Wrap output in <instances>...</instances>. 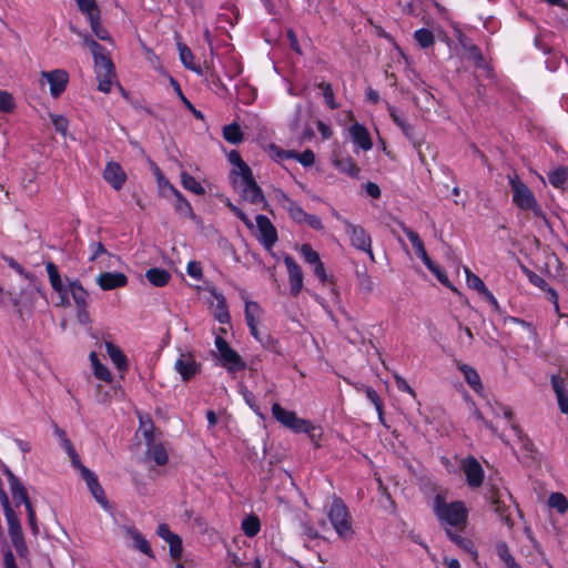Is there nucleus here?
<instances>
[{
  "mask_svg": "<svg viewBox=\"0 0 568 568\" xmlns=\"http://www.w3.org/2000/svg\"><path fill=\"white\" fill-rule=\"evenodd\" d=\"M394 378H395V384H396V387L398 388V390L409 394L414 399L417 398L416 392L408 385V383L406 382L405 378H403L402 376H399L397 374L394 376Z\"/></svg>",
  "mask_w": 568,
  "mask_h": 568,
  "instance_id": "nucleus-61",
  "label": "nucleus"
},
{
  "mask_svg": "<svg viewBox=\"0 0 568 568\" xmlns=\"http://www.w3.org/2000/svg\"><path fill=\"white\" fill-rule=\"evenodd\" d=\"M446 531H447V535L448 537L458 546L460 547L462 549L468 551V552H471V554H476L474 551V546H473V542L467 539V538H464L462 537L460 535L458 534H455V532H452L448 528H446Z\"/></svg>",
  "mask_w": 568,
  "mask_h": 568,
  "instance_id": "nucleus-53",
  "label": "nucleus"
},
{
  "mask_svg": "<svg viewBox=\"0 0 568 568\" xmlns=\"http://www.w3.org/2000/svg\"><path fill=\"white\" fill-rule=\"evenodd\" d=\"M125 539L129 541V546L135 550L141 551L150 558L154 557L153 550L150 542L145 537L134 527H125Z\"/></svg>",
  "mask_w": 568,
  "mask_h": 568,
  "instance_id": "nucleus-18",
  "label": "nucleus"
},
{
  "mask_svg": "<svg viewBox=\"0 0 568 568\" xmlns=\"http://www.w3.org/2000/svg\"><path fill=\"white\" fill-rule=\"evenodd\" d=\"M435 514L445 526L463 527L467 519V509L462 501L446 503L442 497L435 499Z\"/></svg>",
  "mask_w": 568,
  "mask_h": 568,
  "instance_id": "nucleus-3",
  "label": "nucleus"
},
{
  "mask_svg": "<svg viewBox=\"0 0 568 568\" xmlns=\"http://www.w3.org/2000/svg\"><path fill=\"white\" fill-rule=\"evenodd\" d=\"M16 109L13 95L4 90H0V114L12 113Z\"/></svg>",
  "mask_w": 568,
  "mask_h": 568,
  "instance_id": "nucleus-46",
  "label": "nucleus"
},
{
  "mask_svg": "<svg viewBox=\"0 0 568 568\" xmlns=\"http://www.w3.org/2000/svg\"><path fill=\"white\" fill-rule=\"evenodd\" d=\"M81 12L88 17L90 26H91V30L97 36L98 39L112 42V39H111L109 32L100 23V14H99L97 3H94V6H91L90 9H88V11H81Z\"/></svg>",
  "mask_w": 568,
  "mask_h": 568,
  "instance_id": "nucleus-25",
  "label": "nucleus"
},
{
  "mask_svg": "<svg viewBox=\"0 0 568 568\" xmlns=\"http://www.w3.org/2000/svg\"><path fill=\"white\" fill-rule=\"evenodd\" d=\"M174 369L183 382H187L201 372V364L192 352H181L174 362Z\"/></svg>",
  "mask_w": 568,
  "mask_h": 568,
  "instance_id": "nucleus-12",
  "label": "nucleus"
},
{
  "mask_svg": "<svg viewBox=\"0 0 568 568\" xmlns=\"http://www.w3.org/2000/svg\"><path fill=\"white\" fill-rule=\"evenodd\" d=\"M550 383L556 394L560 412L562 414H568V377L552 375Z\"/></svg>",
  "mask_w": 568,
  "mask_h": 568,
  "instance_id": "nucleus-17",
  "label": "nucleus"
},
{
  "mask_svg": "<svg viewBox=\"0 0 568 568\" xmlns=\"http://www.w3.org/2000/svg\"><path fill=\"white\" fill-rule=\"evenodd\" d=\"M230 179L234 190L240 193L244 201L252 204L264 202L262 190L256 184L248 165L232 168Z\"/></svg>",
  "mask_w": 568,
  "mask_h": 568,
  "instance_id": "nucleus-1",
  "label": "nucleus"
},
{
  "mask_svg": "<svg viewBox=\"0 0 568 568\" xmlns=\"http://www.w3.org/2000/svg\"><path fill=\"white\" fill-rule=\"evenodd\" d=\"M178 203H176V211L180 212L181 214H192V206L191 204L189 203V201H186L184 199V196L182 195V193L179 191L176 192V194L174 195Z\"/></svg>",
  "mask_w": 568,
  "mask_h": 568,
  "instance_id": "nucleus-59",
  "label": "nucleus"
},
{
  "mask_svg": "<svg viewBox=\"0 0 568 568\" xmlns=\"http://www.w3.org/2000/svg\"><path fill=\"white\" fill-rule=\"evenodd\" d=\"M45 268H47L50 284H51L52 288L54 290V292L59 296L57 306H61V307L70 306V300H69L70 283L68 285H65L63 283V281L59 274L58 267L52 262L47 263Z\"/></svg>",
  "mask_w": 568,
  "mask_h": 568,
  "instance_id": "nucleus-13",
  "label": "nucleus"
},
{
  "mask_svg": "<svg viewBox=\"0 0 568 568\" xmlns=\"http://www.w3.org/2000/svg\"><path fill=\"white\" fill-rule=\"evenodd\" d=\"M71 30L78 34L82 39L83 44L90 49L94 58L97 77H115L114 65L111 59L103 52V48L88 34L77 30L73 27Z\"/></svg>",
  "mask_w": 568,
  "mask_h": 568,
  "instance_id": "nucleus-4",
  "label": "nucleus"
},
{
  "mask_svg": "<svg viewBox=\"0 0 568 568\" xmlns=\"http://www.w3.org/2000/svg\"><path fill=\"white\" fill-rule=\"evenodd\" d=\"M414 38L422 48H429L434 44V34L428 29H418L414 33Z\"/></svg>",
  "mask_w": 568,
  "mask_h": 568,
  "instance_id": "nucleus-48",
  "label": "nucleus"
},
{
  "mask_svg": "<svg viewBox=\"0 0 568 568\" xmlns=\"http://www.w3.org/2000/svg\"><path fill=\"white\" fill-rule=\"evenodd\" d=\"M300 254L304 258L305 263L310 265H313L321 261L318 253L314 251L310 244H303L300 247Z\"/></svg>",
  "mask_w": 568,
  "mask_h": 568,
  "instance_id": "nucleus-54",
  "label": "nucleus"
},
{
  "mask_svg": "<svg viewBox=\"0 0 568 568\" xmlns=\"http://www.w3.org/2000/svg\"><path fill=\"white\" fill-rule=\"evenodd\" d=\"M104 346L111 362L119 371L120 376L123 377L129 369V362L125 354L119 346L114 345L112 342H105Z\"/></svg>",
  "mask_w": 568,
  "mask_h": 568,
  "instance_id": "nucleus-23",
  "label": "nucleus"
},
{
  "mask_svg": "<svg viewBox=\"0 0 568 568\" xmlns=\"http://www.w3.org/2000/svg\"><path fill=\"white\" fill-rule=\"evenodd\" d=\"M49 118L58 133L65 136L69 129V120L62 115L57 113H49Z\"/></svg>",
  "mask_w": 568,
  "mask_h": 568,
  "instance_id": "nucleus-49",
  "label": "nucleus"
},
{
  "mask_svg": "<svg viewBox=\"0 0 568 568\" xmlns=\"http://www.w3.org/2000/svg\"><path fill=\"white\" fill-rule=\"evenodd\" d=\"M496 552L500 560L505 564L506 568H521L511 556L509 548L505 542H498L496 545Z\"/></svg>",
  "mask_w": 568,
  "mask_h": 568,
  "instance_id": "nucleus-41",
  "label": "nucleus"
},
{
  "mask_svg": "<svg viewBox=\"0 0 568 568\" xmlns=\"http://www.w3.org/2000/svg\"><path fill=\"white\" fill-rule=\"evenodd\" d=\"M7 476H8V481H9L12 499H13L16 506L19 507L22 504L26 506L30 526H31L33 532H37L38 528H37V524H36V514H34V511L31 507V504L28 499V495H27V491H26L23 485L13 476V474L11 471L7 470Z\"/></svg>",
  "mask_w": 568,
  "mask_h": 568,
  "instance_id": "nucleus-9",
  "label": "nucleus"
},
{
  "mask_svg": "<svg viewBox=\"0 0 568 568\" xmlns=\"http://www.w3.org/2000/svg\"><path fill=\"white\" fill-rule=\"evenodd\" d=\"M462 44L467 50V58L469 60H471L477 67L483 65L484 68H487L484 63L483 55L476 45L467 44L464 41H462Z\"/></svg>",
  "mask_w": 568,
  "mask_h": 568,
  "instance_id": "nucleus-52",
  "label": "nucleus"
},
{
  "mask_svg": "<svg viewBox=\"0 0 568 568\" xmlns=\"http://www.w3.org/2000/svg\"><path fill=\"white\" fill-rule=\"evenodd\" d=\"M549 183L557 189H562L568 181V168L558 166L548 173Z\"/></svg>",
  "mask_w": 568,
  "mask_h": 568,
  "instance_id": "nucleus-37",
  "label": "nucleus"
},
{
  "mask_svg": "<svg viewBox=\"0 0 568 568\" xmlns=\"http://www.w3.org/2000/svg\"><path fill=\"white\" fill-rule=\"evenodd\" d=\"M513 203L521 211L542 216V210L534 192L517 176H509Z\"/></svg>",
  "mask_w": 568,
  "mask_h": 568,
  "instance_id": "nucleus-2",
  "label": "nucleus"
},
{
  "mask_svg": "<svg viewBox=\"0 0 568 568\" xmlns=\"http://www.w3.org/2000/svg\"><path fill=\"white\" fill-rule=\"evenodd\" d=\"M548 505L559 514H565L568 509V500L560 493H552L548 498Z\"/></svg>",
  "mask_w": 568,
  "mask_h": 568,
  "instance_id": "nucleus-47",
  "label": "nucleus"
},
{
  "mask_svg": "<svg viewBox=\"0 0 568 568\" xmlns=\"http://www.w3.org/2000/svg\"><path fill=\"white\" fill-rule=\"evenodd\" d=\"M0 504L3 509L8 527H9V534L12 540V544L16 548H18L19 544L22 541V535H21V527L19 524V520L13 511V509L10 507L9 498L6 495V493L0 488Z\"/></svg>",
  "mask_w": 568,
  "mask_h": 568,
  "instance_id": "nucleus-14",
  "label": "nucleus"
},
{
  "mask_svg": "<svg viewBox=\"0 0 568 568\" xmlns=\"http://www.w3.org/2000/svg\"><path fill=\"white\" fill-rule=\"evenodd\" d=\"M327 516L336 534L342 539L348 540L352 538L354 534L352 528V520L345 504L341 499L335 498L332 501L327 511Z\"/></svg>",
  "mask_w": 568,
  "mask_h": 568,
  "instance_id": "nucleus-5",
  "label": "nucleus"
},
{
  "mask_svg": "<svg viewBox=\"0 0 568 568\" xmlns=\"http://www.w3.org/2000/svg\"><path fill=\"white\" fill-rule=\"evenodd\" d=\"M261 529L260 519L256 516H248L242 521V530L247 537H254Z\"/></svg>",
  "mask_w": 568,
  "mask_h": 568,
  "instance_id": "nucleus-45",
  "label": "nucleus"
},
{
  "mask_svg": "<svg viewBox=\"0 0 568 568\" xmlns=\"http://www.w3.org/2000/svg\"><path fill=\"white\" fill-rule=\"evenodd\" d=\"M333 165L342 173L352 178H356L359 173V168L356 165L351 156L335 155Z\"/></svg>",
  "mask_w": 568,
  "mask_h": 568,
  "instance_id": "nucleus-29",
  "label": "nucleus"
},
{
  "mask_svg": "<svg viewBox=\"0 0 568 568\" xmlns=\"http://www.w3.org/2000/svg\"><path fill=\"white\" fill-rule=\"evenodd\" d=\"M186 272H187L189 276H191L192 278H194L196 281H201L203 277L201 264L196 261H191L187 263Z\"/></svg>",
  "mask_w": 568,
  "mask_h": 568,
  "instance_id": "nucleus-60",
  "label": "nucleus"
},
{
  "mask_svg": "<svg viewBox=\"0 0 568 568\" xmlns=\"http://www.w3.org/2000/svg\"><path fill=\"white\" fill-rule=\"evenodd\" d=\"M491 409L495 415H497V416L501 415L508 422H510L513 418V410L510 409V407H508L506 405H503L500 403H495V405L491 406Z\"/></svg>",
  "mask_w": 568,
  "mask_h": 568,
  "instance_id": "nucleus-62",
  "label": "nucleus"
},
{
  "mask_svg": "<svg viewBox=\"0 0 568 568\" xmlns=\"http://www.w3.org/2000/svg\"><path fill=\"white\" fill-rule=\"evenodd\" d=\"M54 434L58 437L61 446L64 448V450L67 452L68 456L70 457L71 464L72 465L79 464V458L80 457L77 454L72 443L67 437L65 432L63 429L57 427L55 430H54Z\"/></svg>",
  "mask_w": 568,
  "mask_h": 568,
  "instance_id": "nucleus-35",
  "label": "nucleus"
},
{
  "mask_svg": "<svg viewBox=\"0 0 568 568\" xmlns=\"http://www.w3.org/2000/svg\"><path fill=\"white\" fill-rule=\"evenodd\" d=\"M402 230L409 240V242L412 243L413 248L415 250V254L423 261V263L427 262V260H429V256L425 250L424 242L422 241L419 235L407 226H403Z\"/></svg>",
  "mask_w": 568,
  "mask_h": 568,
  "instance_id": "nucleus-31",
  "label": "nucleus"
},
{
  "mask_svg": "<svg viewBox=\"0 0 568 568\" xmlns=\"http://www.w3.org/2000/svg\"><path fill=\"white\" fill-rule=\"evenodd\" d=\"M462 468L470 487H478L483 483L484 471L480 464L473 457L462 462Z\"/></svg>",
  "mask_w": 568,
  "mask_h": 568,
  "instance_id": "nucleus-19",
  "label": "nucleus"
},
{
  "mask_svg": "<svg viewBox=\"0 0 568 568\" xmlns=\"http://www.w3.org/2000/svg\"><path fill=\"white\" fill-rule=\"evenodd\" d=\"M292 159L298 161L303 166H311L315 162V154L311 150H305L302 153H296Z\"/></svg>",
  "mask_w": 568,
  "mask_h": 568,
  "instance_id": "nucleus-57",
  "label": "nucleus"
},
{
  "mask_svg": "<svg viewBox=\"0 0 568 568\" xmlns=\"http://www.w3.org/2000/svg\"><path fill=\"white\" fill-rule=\"evenodd\" d=\"M74 468L79 469L82 479L85 481L88 489L91 491L92 496L97 500V503L103 508L109 509V501L104 495L103 488L100 486L98 477L94 473L88 469L79 459V464L72 465Z\"/></svg>",
  "mask_w": 568,
  "mask_h": 568,
  "instance_id": "nucleus-11",
  "label": "nucleus"
},
{
  "mask_svg": "<svg viewBox=\"0 0 568 568\" xmlns=\"http://www.w3.org/2000/svg\"><path fill=\"white\" fill-rule=\"evenodd\" d=\"M426 265V267L437 277V280L443 284L445 285L446 287H448L449 290H452L453 292H457L456 287L450 283V281L448 280L447 275L445 274V272L436 264L434 263L430 258L427 260V262L424 263Z\"/></svg>",
  "mask_w": 568,
  "mask_h": 568,
  "instance_id": "nucleus-42",
  "label": "nucleus"
},
{
  "mask_svg": "<svg viewBox=\"0 0 568 568\" xmlns=\"http://www.w3.org/2000/svg\"><path fill=\"white\" fill-rule=\"evenodd\" d=\"M344 230L349 239L351 245L358 251L367 253L371 261H375L372 252L371 235L361 225L353 224L346 220L344 221Z\"/></svg>",
  "mask_w": 568,
  "mask_h": 568,
  "instance_id": "nucleus-8",
  "label": "nucleus"
},
{
  "mask_svg": "<svg viewBox=\"0 0 568 568\" xmlns=\"http://www.w3.org/2000/svg\"><path fill=\"white\" fill-rule=\"evenodd\" d=\"M166 542L169 544L170 556L172 557V559L179 560L181 558L182 551H183L181 538L178 535H175L173 538H171Z\"/></svg>",
  "mask_w": 568,
  "mask_h": 568,
  "instance_id": "nucleus-55",
  "label": "nucleus"
},
{
  "mask_svg": "<svg viewBox=\"0 0 568 568\" xmlns=\"http://www.w3.org/2000/svg\"><path fill=\"white\" fill-rule=\"evenodd\" d=\"M359 389L364 390L367 399L375 406L376 412L378 414V419L382 424H384L383 404L378 394L375 392V389L368 386L362 385Z\"/></svg>",
  "mask_w": 568,
  "mask_h": 568,
  "instance_id": "nucleus-43",
  "label": "nucleus"
},
{
  "mask_svg": "<svg viewBox=\"0 0 568 568\" xmlns=\"http://www.w3.org/2000/svg\"><path fill=\"white\" fill-rule=\"evenodd\" d=\"M267 153H268L270 158H272L273 160H275L277 162H282L283 160H286V159H292L293 155H295L294 151L283 150L275 144H271L268 146Z\"/></svg>",
  "mask_w": 568,
  "mask_h": 568,
  "instance_id": "nucleus-51",
  "label": "nucleus"
},
{
  "mask_svg": "<svg viewBox=\"0 0 568 568\" xmlns=\"http://www.w3.org/2000/svg\"><path fill=\"white\" fill-rule=\"evenodd\" d=\"M272 414L278 423L294 433L311 432L313 428L310 420L300 418L294 412L283 408L277 403L272 405Z\"/></svg>",
  "mask_w": 568,
  "mask_h": 568,
  "instance_id": "nucleus-7",
  "label": "nucleus"
},
{
  "mask_svg": "<svg viewBox=\"0 0 568 568\" xmlns=\"http://www.w3.org/2000/svg\"><path fill=\"white\" fill-rule=\"evenodd\" d=\"M321 88L323 89L324 100H325L326 104L328 105V108L336 109L337 104L335 103V100H334V93H333L332 87L329 84H321Z\"/></svg>",
  "mask_w": 568,
  "mask_h": 568,
  "instance_id": "nucleus-63",
  "label": "nucleus"
},
{
  "mask_svg": "<svg viewBox=\"0 0 568 568\" xmlns=\"http://www.w3.org/2000/svg\"><path fill=\"white\" fill-rule=\"evenodd\" d=\"M260 306L254 302H246L245 304V320L246 323L257 322L260 316Z\"/></svg>",
  "mask_w": 568,
  "mask_h": 568,
  "instance_id": "nucleus-56",
  "label": "nucleus"
},
{
  "mask_svg": "<svg viewBox=\"0 0 568 568\" xmlns=\"http://www.w3.org/2000/svg\"><path fill=\"white\" fill-rule=\"evenodd\" d=\"M104 180L114 189L120 190L126 181V174L116 162H109L103 171Z\"/></svg>",
  "mask_w": 568,
  "mask_h": 568,
  "instance_id": "nucleus-20",
  "label": "nucleus"
},
{
  "mask_svg": "<svg viewBox=\"0 0 568 568\" xmlns=\"http://www.w3.org/2000/svg\"><path fill=\"white\" fill-rule=\"evenodd\" d=\"M284 264L288 275L290 293L293 296H297L303 290V271L301 266L295 262V260L290 255L284 257Z\"/></svg>",
  "mask_w": 568,
  "mask_h": 568,
  "instance_id": "nucleus-16",
  "label": "nucleus"
},
{
  "mask_svg": "<svg viewBox=\"0 0 568 568\" xmlns=\"http://www.w3.org/2000/svg\"><path fill=\"white\" fill-rule=\"evenodd\" d=\"M89 361L91 364L93 375L97 379L102 381L104 383H112V381H113L112 373L103 363H101V361L99 359V356L95 352L90 353Z\"/></svg>",
  "mask_w": 568,
  "mask_h": 568,
  "instance_id": "nucleus-27",
  "label": "nucleus"
},
{
  "mask_svg": "<svg viewBox=\"0 0 568 568\" xmlns=\"http://www.w3.org/2000/svg\"><path fill=\"white\" fill-rule=\"evenodd\" d=\"M348 132L353 143L356 144L359 149L363 151H369L372 149L373 143L371 135L364 125L355 122L349 126Z\"/></svg>",
  "mask_w": 568,
  "mask_h": 568,
  "instance_id": "nucleus-24",
  "label": "nucleus"
},
{
  "mask_svg": "<svg viewBox=\"0 0 568 568\" xmlns=\"http://www.w3.org/2000/svg\"><path fill=\"white\" fill-rule=\"evenodd\" d=\"M464 272L466 275L467 286L471 290L477 291L481 294L491 305L495 307L498 306V302L494 294L486 287L485 283L481 281L479 276L474 274L468 267H464Z\"/></svg>",
  "mask_w": 568,
  "mask_h": 568,
  "instance_id": "nucleus-21",
  "label": "nucleus"
},
{
  "mask_svg": "<svg viewBox=\"0 0 568 568\" xmlns=\"http://www.w3.org/2000/svg\"><path fill=\"white\" fill-rule=\"evenodd\" d=\"M313 272L315 276L318 278L321 284H325L328 282V275L326 274L324 264L322 261H318L317 263L313 264Z\"/></svg>",
  "mask_w": 568,
  "mask_h": 568,
  "instance_id": "nucleus-64",
  "label": "nucleus"
},
{
  "mask_svg": "<svg viewBox=\"0 0 568 568\" xmlns=\"http://www.w3.org/2000/svg\"><path fill=\"white\" fill-rule=\"evenodd\" d=\"M69 80V73L64 69H54L40 73V84L48 83L50 95L54 99L59 98L67 90Z\"/></svg>",
  "mask_w": 568,
  "mask_h": 568,
  "instance_id": "nucleus-10",
  "label": "nucleus"
},
{
  "mask_svg": "<svg viewBox=\"0 0 568 568\" xmlns=\"http://www.w3.org/2000/svg\"><path fill=\"white\" fill-rule=\"evenodd\" d=\"M70 294L78 308L87 307L89 294L78 281L70 282Z\"/></svg>",
  "mask_w": 568,
  "mask_h": 568,
  "instance_id": "nucleus-36",
  "label": "nucleus"
},
{
  "mask_svg": "<svg viewBox=\"0 0 568 568\" xmlns=\"http://www.w3.org/2000/svg\"><path fill=\"white\" fill-rule=\"evenodd\" d=\"M90 257L89 260L92 262H100V258L108 256L112 257V255L104 248L101 242H92L89 246Z\"/></svg>",
  "mask_w": 568,
  "mask_h": 568,
  "instance_id": "nucleus-50",
  "label": "nucleus"
},
{
  "mask_svg": "<svg viewBox=\"0 0 568 568\" xmlns=\"http://www.w3.org/2000/svg\"><path fill=\"white\" fill-rule=\"evenodd\" d=\"M97 283L103 291H111L125 286L128 277L120 272H104L97 277Z\"/></svg>",
  "mask_w": 568,
  "mask_h": 568,
  "instance_id": "nucleus-22",
  "label": "nucleus"
},
{
  "mask_svg": "<svg viewBox=\"0 0 568 568\" xmlns=\"http://www.w3.org/2000/svg\"><path fill=\"white\" fill-rule=\"evenodd\" d=\"M494 511L501 518L508 519V510L511 503V496L507 490H495L491 495Z\"/></svg>",
  "mask_w": 568,
  "mask_h": 568,
  "instance_id": "nucleus-26",
  "label": "nucleus"
},
{
  "mask_svg": "<svg viewBox=\"0 0 568 568\" xmlns=\"http://www.w3.org/2000/svg\"><path fill=\"white\" fill-rule=\"evenodd\" d=\"M214 344L216 348L214 357L227 372L235 373L245 368V362L240 354L222 336L216 335Z\"/></svg>",
  "mask_w": 568,
  "mask_h": 568,
  "instance_id": "nucleus-6",
  "label": "nucleus"
},
{
  "mask_svg": "<svg viewBox=\"0 0 568 568\" xmlns=\"http://www.w3.org/2000/svg\"><path fill=\"white\" fill-rule=\"evenodd\" d=\"M148 457L155 462L156 465L163 466L168 463L169 456L166 449L161 444H149Z\"/></svg>",
  "mask_w": 568,
  "mask_h": 568,
  "instance_id": "nucleus-38",
  "label": "nucleus"
},
{
  "mask_svg": "<svg viewBox=\"0 0 568 568\" xmlns=\"http://www.w3.org/2000/svg\"><path fill=\"white\" fill-rule=\"evenodd\" d=\"M524 272L527 275L529 282L540 290L545 291L549 286L540 275L529 271L528 268H524Z\"/></svg>",
  "mask_w": 568,
  "mask_h": 568,
  "instance_id": "nucleus-58",
  "label": "nucleus"
},
{
  "mask_svg": "<svg viewBox=\"0 0 568 568\" xmlns=\"http://www.w3.org/2000/svg\"><path fill=\"white\" fill-rule=\"evenodd\" d=\"M178 50L182 64L186 69L201 74V68L194 63V55L190 48L182 42H178Z\"/></svg>",
  "mask_w": 568,
  "mask_h": 568,
  "instance_id": "nucleus-34",
  "label": "nucleus"
},
{
  "mask_svg": "<svg viewBox=\"0 0 568 568\" xmlns=\"http://www.w3.org/2000/svg\"><path fill=\"white\" fill-rule=\"evenodd\" d=\"M282 205L294 222L298 224L304 223L307 213L296 202L283 195Z\"/></svg>",
  "mask_w": 568,
  "mask_h": 568,
  "instance_id": "nucleus-33",
  "label": "nucleus"
},
{
  "mask_svg": "<svg viewBox=\"0 0 568 568\" xmlns=\"http://www.w3.org/2000/svg\"><path fill=\"white\" fill-rule=\"evenodd\" d=\"M223 136L233 144L240 143L243 140L241 128L236 123L225 125L223 128Z\"/></svg>",
  "mask_w": 568,
  "mask_h": 568,
  "instance_id": "nucleus-44",
  "label": "nucleus"
},
{
  "mask_svg": "<svg viewBox=\"0 0 568 568\" xmlns=\"http://www.w3.org/2000/svg\"><path fill=\"white\" fill-rule=\"evenodd\" d=\"M213 296L214 303L212 304V307L214 317L222 324L229 323L230 313L224 295L214 291Z\"/></svg>",
  "mask_w": 568,
  "mask_h": 568,
  "instance_id": "nucleus-28",
  "label": "nucleus"
},
{
  "mask_svg": "<svg viewBox=\"0 0 568 568\" xmlns=\"http://www.w3.org/2000/svg\"><path fill=\"white\" fill-rule=\"evenodd\" d=\"M458 369L463 373L465 381L474 392L480 394L483 392V384L477 371L467 364H459Z\"/></svg>",
  "mask_w": 568,
  "mask_h": 568,
  "instance_id": "nucleus-30",
  "label": "nucleus"
},
{
  "mask_svg": "<svg viewBox=\"0 0 568 568\" xmlns=\"http://www.w3.org/2000/svg\"><path fill=\"white\" fill-rule=\"evenodd\" d=\"M145 277L153 286L162 287L170 282L171 274L164 268L152 267L146 271Z\"/></svg>",
  "mask_w": 568,
  "mask_h": 568,
  "instance_id": "nucleus-32",
  "label": "nucleus"
},
{
  "mask_svg": "<svg viewBox=\"0 0 568 568\" xmlns=\"http://www.w3.org/2000/svg\"><path fill=\"white\" fill-rule=\"evenodd\" d=\"M181 184L185 190L196 195H203L205 193V189L202 184L185 171L181 172Z\"/></svg>",
  "mask_w": 568,
  "mask_h": 568,
  "instance_id": "nucleus-39",
  "label": "nucleus"
},
{
  "mask_svg": "<svg viewBox=\"0 0 568 568\" xmlns=\"http://www.w3.org/2000/svg\"><path fill=\"white\" fill-rule=\"evenodd\" d=\"M257 239L267 248L271 250L277 241V232L270 219L265 215L256 216Z\"/></svg>",
  "mask_w": 568,
  "mask_h": 568,
  "instance_id": "nucleus-15",
  "label": "nucleus"
},
{
  "mask_svg": "<svg viewBox=\"0 0 568 568\" xmlns=\"http://www.w3.org/2000/svg\"><path fill=\"white\" fill-rule=\"evenodd\" d=\"M154 174L156 176V183L159 187V192L162 196L175 195L179 190H176L171 182L161 173L159 168H154Z\"/></svg>",
  "mask_w": 568,
  "mask_h": 568,
  "instance_id": "nucleus-40",
  "label": "nucleus"
}]
</instances>
